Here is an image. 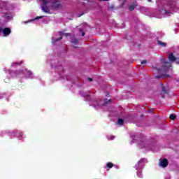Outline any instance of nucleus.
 Masks as SVG:
<instances>
[{
	"mask_svg": "<svg viewBox=\"0 0 179 179\" xmlns=\"http://www.w3.org/2000/svg\"><path fill=\"white\" fill-rule=\"evenodd\" d=\"M42 2L41 9L45 13H51L50 8L57 10V9L62 8V4L59 0H43Z\"/></svg>",
	"mask_w": 179,
	"mask_h": 179,
	"instance_id": "1",
	"label": "nucleus"
},
{
	"mask_svg": "<svg viewBox=\"0 0 179 179\" xmlns=\"http://www.w3.org/2000/svg\"><path fill=\"white\" fill-rule=\"evenodd\" d=\"M161 62H162V66L160 69H157V72L162 73V75L155 76V78L157 79H160V78H170V76L166 73L170 71L171 64L169 62H166L164 59H162Z\"/></svg>",
	"mask_w": 179,
	"mask_h": 179,
	"instance_id": "2",
	"label": "nucleus"
},
{
	"mask_svg": "<svg viewBox=\"0 0 179 179\" xmlns=\"http://www.w3.org/2000/svg\"><path fill=\"white\" fill-rule=\"evenodd\" d=\"M145 163H146V159L143 158L140 159L136 164V170H142L145 166Z\"/></svg>",
	"mask_w": 179,
	"mask_h": 179,
	"instance_id": "3",
	"label": "nucleus"
},
{
	"mask_svg": "<svg viewBox=\"0 0 179 179\" xmlns=\"http://www.w3.org/2000/svg\"><path fill=\"white\" fill-rule=\"evenodd\" d=\"M0 31H2L4 37H6V36H9V34L12 33V30H10V28L9 27L3 28L2 27H1Z\"/></svg>",
	"mask_w": 179,
	"mask_h": 179,
	"instance_id": "4",
	"label": "nucleus"
},
{
	"mask_svg": "<svg viewBox=\"0 0 179 179\" xmlns=\"http://www.w3.org/2000/svg\"><path fill=\"white\" fill-rule=\"evenodd\" d=\"M159 166L163 168L167 167V166H169V160H167L166 158L162 159L159 164Z\"/></svg>",
	"mask_w": 179,
	"mask_h": 179,
	"instance_id": "5",
	"label": "nucleus"
},
{
	"mask_svg": "<svg viewBox=\"0 0 179 179\" xmlns=\"http://www.w3.org/2000/svg\"><path fill=\"white\" fill-rule=\"evenodd\" d=\"M168 59H169L170 62H176V61H177V58L174 56L173 53H171L169 55Z\"/></svg>",
	"mask_w": 179,
	"mask_h": 179,
	"instance_id": "6",
	"label": "nucleus"
},
{
	"mask_svg": "<svg viewBox=\"0 0 179 179\" xmlns=\"http://www.w3.org/2000/svg\"><path fill=\"white\" fill-rule=\"evenodd\" d=\"M169 94V91L167 90H166V87L162 86V92H161L162 99H164V94Z\"/></svg>",
	"mask_w": 179,
	"mask_h": 179,
	"instance_id": "7",
	"label": "nucleus"
},
{
	"mask_svg": "<svg viewBox=\"0 0 179 179\" xmlns=\"http://www.w3.org/2000/svg\"><path fill=\"white\" fill-rule=\"evenodd\" d=\"M24 73L25 74V76L27 78H30V76H31V75H33V73L31 71H29L27 69L24 70Z\"/></svg>",
	"mask_w": 179,
	"mask_h": 179,
	"instance_id": "8",
	"label": "nucleus"
},
{
	"mask_svg": "<svg viewBox=\"0 0 179 179\" xmlns=\"http://www.w3.org/2000/svg\"><path fill=\"white\" fill-rule=\"evenodd\" d=\"M157 44L159 45H161V47H166L167 46V43L162 42V41H157Z\"/></svg>",
	"mask_w": 179,
	"mask_h": 179,
	"instance_id": "9",
	"label": "nucleus"
},
{
	"mask_svg": "<svg viewBox=\"0 0 179 179\" xmlns=\"http://www.w3.org/2000/svg\"><path fill=\"white\" fill-rule=\"evenodd\" d=\"M23 64V60L19 62H13L12 64V66H18V65H22Z\"/></svg>",
	"mask_w": 179,
	"mask_h": 179,
	"instance_id": "10",
	"label": "nucleus"
},
{
	"mask_svg": "<svg viewBox=\"0 0 179 179\" xmlns=\"http://www.w3.org/2000/svg\"><path fill=\"white\" fill-rule=\"evenodd\" d=\"M22 73H24V71H22L20 70H17L15 71V75H16L17 77L20 76V75H22Z\"/></svg>",
	"mask_w": 179,
	"mask_h": 179,
	"instance_id": "11",
	"label": "nucleus"
},
{
	"mask_svg": "<svg viewBox=\"0 0 179 179\" xmlns=\"http://www.w3.org/2000/svg\"><path fill=\"white\" fill-rule=\"evenodd\" d=\"M114 166V164L111 162H108L106 164V167L107 169H113V166Z\"/></svg>",
	"mask_w": 179,
	"mask_h": 179,
	"instance_id": "12",
	"label": "nucleus"
},
{
	"mask_svg": "<svg viewBox=\"0 0 179 179\" xmlns=\"http://www.w3.org/2000/svg\"><path fill=\"white\" fill-rule=\"evenodd\" d=\"M72 44H76V45H78V40L76 38H74L73 40H71Z\"/></svg>",
	"mask_w": 179,
	"mask_h": 179,
	"instance_id": "13",
	"label": "nucleus"
},
{
	"mask_svg": "<svg viewBox=\"0 0 179 179\" xmlns=\"http://www.w3.org/2000/svg\"><path fill=\"white\" fill-rule=\"evenodd\" d=\"M129 10H130V12H133V10H135V6L134 5L129 6Z\"/></svg>",
	"mask_w": 179,
	"mask_h": 179,
	"instance_id": "14",
	"label": "nucleus"
},
{
	"mask_svg": "<svg viewBox=\"0 0 179 179\" xmlns=\"http://www.w3.org/2000/svg\"><path fill=\"white\" fill-rule=\"evenodd\" d=\"M117 124L119 125H124V120L123 119H118Z\"/></svg>",
	"mask_w": 179,
	"mask_h": 179,
	"instance_id": "15",
	"label": "nucleus"
},
{
	"mask_svg": "<svg viewBox=\"0 0 179 179\" xmlns=\"http://www.w3.org/2000/svg\"><path fill=\"white\" fill-rule=\"evenodd\" d=\"M169 118H170L171 120H172V121H174V120H176V115H174V114H171V115H169Z\"/></svg>",
	"mask_w": 179,
	"mask_h": 179,
	"instance_id": "16",
	"label": "nucleus"
},
{
	"mask_svg": "<svg viewBox=\"0 0 179 179\" xmlns=\"http://www.w3.org/2000/svg\"><path fill=\"white\" fill-rule=\"evenodd\" d=\"M137 176H138V177H139L140 178H142V171H138L137 172Z\"/></svg>",
	"mask_w": 179,
	"mask_h": 179,
	"instance_id": "17",
	"label": "nucleus"
},
{
	"mask_svg": "<svg viewBox=\"0 0 179 179\" xmlns=\"http://www.w3.org/2000/svg\"><path fill=\"white\" fill-rule=\"evenodd\" d=\"M78 30H79L80 33H81V36L83 37V36H85V31H83V29L80 28Z\"/></svg>",
	"mask_w": 179,
	"mask_h": 179,
	"instance_id": "18",
	"label": "nucleus"
},
{
	"mask_svg": "<svg viewBox=\"0 0 179 179\" xmlns=\"http://www.w3.org/2000/svg\"><path fill=\"white\" fill-rule=\"evenodd\" d=\"M60 40H62V36H59L58 38H56L55 40V43H57V41H59Z\"/></svg>",
	"mask_w": 179,
	"mask_h": 179,
	"instance_id": "19",
	"label": "nucleus"
},
{
	"mask_svg": "<svg viewBox=\"0 0 179 179\" xmlns=\"http://www.w3.org/2000/svg\"><path fill=\"white\" fill-rule=\"evenodd\" d=\"M110 101H111L110 99H109L108 101H107V99H106V100L104 101L105 104H103V106H106V104H108V103H110Z\"/></svg>",
	"mask_w": 179,
	"mask_h": 179,
	"instance_id": "20",
	"label": "nucleus"
},
{
	"mask_svg": "<svg viewBox=\"0 0 179 179\" xmlns=\"http://www.w3.org/2000/svg\"><path fill=\"white\" fill-rule=\"evenodd\" d=\"M62 36H65L66 37H69V36H71V34L69 33H64Z\"/></svg>",
	"mask_w": 179,
	"mask_h": 179,
	"instance_id": "21",
	"label": "nucleus"
},
{
	"mask_svg": "<svg viewBox=\"0 0 179 179\" xmlns=\"http://www.w3.org/2000/svg\"><path fill=\"white\" fill-rule=\"evenodd\" d=\"M145 64H148V61L147 60H143L141 61V65H143Z\"/></svg>",
	"mask_w": 179,
	"mask_h": 179,
	"instance_id": "22",
	"label": "nucleus"
},
{
	"mask_svg": "<svg viewBox=\"0 0 179 179\" xmlns=\"http://www.w3.org/2000/svg\"><path fill=\"white\" fill-rule=\"evenodd\" d=\"M43 16H38L35 19L37 20L38 19H43Z\"/></svg>",
	"mask_w": 179,
	"mask_h": 179,
	"instance_id": "23",
	"label": "nucleus"
},
{
	"mask_svg": "<svg viewBox=\"0 0 179 179\" xmlns=\"http://www.w3.org/2000/svg\"><path fill=\"white\" fill-rule=\"evenodd\" d=\"M115 137L114 136H110L109 137V139L110 140V141H113V139H114Z\"/></svg>",
	"mask_w": 179,
	"mask_h": 179,
	"instance_id": "24",
	"label": "nucleus"
},
{
	"mask_svg": "<svg viewBox=\"0 0 179 179\" xmlns=\"http://www.w3.org/2000/svg\"><path fill=\"white\" fill-rule=\"evenodd\" d=\"M109 9H110V10L114 9V6H110L109 7Z\"/></svg>",
	"mask_w": 179,
	"mask_h": 179,
	"instance_id": "25",
	"label": "nucleus"
},
{
	"mask_svg": "<svg viewBox=\"0 0 179 179\" xmlns=\"http://www.w3.org/2000/svg\"><path fill=\"white\" fill-rule=\"evenodd\" d=\"M88 80H89L90 82H92V81H93V79L91 78H88Z\"/></svg>",
	"mask_w": 179,
	"mask_h": 179,
	"instance_id": "26",
	"label": "nucleus"
},
{
	"mask_svg": "<svg viewBox=\"0 0 179 179\" xmlns=\"http://www.w3.org/2000/svg\"><path fill=\"white\" fill-rule=\"evenodd\" d=\"M80 16H83V13H81L80 15H78V17H80Z\"/></svg>",
	"mask_w": 179,
	"mask_h": 179,
	"instance_id": "27",
	"label": "nucleus"
},
{
	"mask_svg": "<svg viewBox=\"0 0 179 179\" xmlns=\"http://www.w3.org/2000/svg\"><path fill=\"white\" fill-rule=\"evenodd\" d=\"M176 64H179V59L176 61Z\"/></svg>",
	"mask_w": 179,
	"mask_h": 179,
	"instance_id": "28",
	"label": "nucleus"
},
{
	"mask_svg": "<svg viewBox=\"0 0 179 179\" xmlns=\"http://www.w3.org/2000/svg\"><path fill=\"white\" fill-rule=\"evenodd\" d=\"M73 48H78V46H73Z\"/></svg>",
	"mask_w": 179,
	"mask_h": 179,
	"instance_id": "29",
	"label": "nucleus"
},
{
	"mask_svg": "<svg viewBox=\"0 0 179 179\" xmlns=\"http://www.w3.org/2000/svg\"><path fill=\"white\" fill-rule=\"evenodd\" d=\"M148 2H152V0H148Z\"/></svg>",
	"mask_w": 179,
	"mask_h": 179,
	"instance_id": "30",
	"label": "nucleus"
},
{
	"mask_svg": "<svg viewBox=\"0 0 179 179\" xmlns=\"http://www.w3.org/2000/svg\"><path fill=\"white\" fill-rule=\"evenodd\" d=\"M99 1H109V0H99Z\"/></svg>",
	"mask_w": 179,
	"mask_h": 179,
	"instance_id": "31",
	"label": "nucleus"
},
{
	"mask_svg": "<svg viewBox=\"0 0 179 179\" xmlns=\"http://www.w3.org/2000/svg\"><path fill=\"white\" fill-rule=\"evenodd\" d=\"M161 85L163 86V83H161Z\"/></svg>",
	"mask_w": 179,
	"mask_h": 179,
	"instance_id": "32",
	"label": "nucleus"
}]
</instances>
